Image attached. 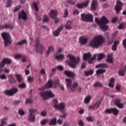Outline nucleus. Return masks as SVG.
Masks as SVG:
<instances>
[{"mask_svg": "<svg viewBox=\"0 0 126 126\" xmlns=\"http://www.w3.org/2000/svg\"><path fill=\"white\" fill-rule=\"evenodd\" d=\"M105 42V40L103 36L98 35L94 37L89 42V45L92 48H98Z\"/></svg>", "mask_w": 126, "mask_h": 126, "instance_id": "obj_1", "label": "nucleus"}, {"mask_svg": "<svg viewBox=\"0 0 126 126\" xmlns=\"http://www.w3.org/2000/svg\"><path fill=\"white\" fill-rule=\"evenodd\" d=\"M95 22L98 25H99L100 29L102 31L105 32L108 30V27L106 24L109 23V21L106 17L102 16L100 20L98 18H95Z\"/></svg>", "mask_w": 126, "mask_h": 126, "instance_id": "obj_2", "label": "nucleus"}, {"mask_svg": "<svg viewBox=\"0 0 126 126\" xmlns=\"http://www.w3.org/2000/svg\"><path fill=\"white\" fill-rule=\"evenodd\" d=\"M69 61H66V63L67 64L72 68H75L76 65H77L80 61V58L77 56L76 58L72 55L68 54L67 55Z\"/></svg>", "mask_w": 126, "mask_h": 126, "instance_id": "obj_3", "label": "nucleus"}, {"mask_svg": "<svg viewBox=\"0 0 126 126\" xmlns=\"http://www.w3.org/2000/svg\"><path fill=\"white\" fill-rule=\"evenodd\" d=\"M65 82L66 84L67 88L71 92H74L76 88L78 86V84L76 82H74L72 84V80L70 78H66L65 79Z\"/></svg>", "mask_w": 126, "mask_h": 126, "instance_id": "obj_4", "label": "nucleus"}, {"mask_svg": "<svg viewBox=\"0 0 126 126\" xmlns=\"http://www.w3.org/2000/svg\"><path fill=\"white\" fill-rule=\"evenodd\" d=\"M1 37L3 40L5 46H9L12 43L11 35L7 32H3L1 33Z\"/></svg>", "mask_w": 126, "mask_h": 126, "instance_id": "obj_5", "label": "nucleus"}, {"mask_svg": "<svg viewBox=\"0 0 126 126\" xmlns=\"http://www.w3.org/2000/svg\"><path fill=\"white\" fill-rule=\"evenodd\" d=\"M29 114L28 117V121L30 123H33L35 122L36 116L34 113L37 112V109L34 108L29 109Z\"/></svg>", "mask_w": 126, "mask_h": 126, "instance_id": "obj_6", "label": "nucleus"}, {"mask_svg": "<svg viewBox=\"0 0 126 126\" xmlns=\"http://www.w3.org/2000/svg\"><path fill=\"white\" fill-rule=\"evenodd\" d=\"M40 94L44 100H46L48 98H53L55 96V94L51 90L46 92H44V90H41Z\"/></svg>", "mask_w": 126, "mask_h": 126, "instance_id": "obj_7", "label": "nucleus"}, {"mask_svg": "<svg viewBox=\"0 0 126 126\" xmlns=\"http://www.w3.org/2000/svg\"><path fill=\"white\" fill-rule=\"evenodd\" d=\"M81 20L85 22H92L93 21V16L90 14L83 13L81 15Z\"/></svg>", "mask_w": 126, "mask_h": 126, "instance_id": "obj_8", "label": "nucleus"}, {"mask_svg": "<svg viewBox=\"0 0 126 126\" xmlns=\"http://www.w3.org/2000/svg\"><path fill=\"white\" fill-rule=\"evenodd\" d=\"M12 63V60L9 59L8 58L4 59L0 63V73H2L3 71V67L4 66L5 64H10Z\"/></svg>", "mask_w": 126, "mask_h": 126, "instance_id": "obj_9", "label": "nucleus"}, {"mask_svg": "<svg viewBox=\"0 0 126 126\" xmlns=\"http://www.w3.org/2000/svg\"><path fill=\"white\" fill-rule=\"evenodd\" d=\"M122 100L120 98H116L112 100L114 104L119 108L123 109L124 108V103H121Z\"/></svg>", "mask_w": 126, "mask_h": 126, "instance_id": "obj_10", "label": "nucleus"}, {"mask_svg": "<svg viewBox=\"0 0 126 126\" xmlns=\"http://www.w3.org/2000/svg\"><path fill=\"white\" fill-rule=\"evenodd\" d=\"M18 92V89L16 88H13L10 90L4 91L5 94L9 96H12Z\"/></svg>", "mask_w": 126, "mask_h": 126, "instance_id": "obj_11", "label": "nucleus"}, {"mask_svg": "<svg viewBox=\"0 0 126 126\" xmlns=\"http://www.w3.org/2000/svg\"><path fill=\"white\" fill-rule=\"evenodd\" d=\"M123 6V3L120 0H117V5L115 6V9L117 14H118L120 11L122 9V6Z\"/></svg>", "mask_w": 126, "mask_h": 126, "instance_id": "obj_12", "label": "nucleus"}, {"mask_svg": "<svg viewBox=\"0 0 126 126\" xmlns=\"http://www.w3.org/2000/svg\"><path fill=\"white\" fill-rule=\"evenodd\" d=\"M90 3V0H86L85 2L81 3H78L76 6L79 9H83L88 7Z\"/></svg>", "mask_w": 126, "mask_h": 126, "instance_id": "obj_13", "label": "nucleus"}, {"mask_svg": "<svg viewBox=\"0 0 126 126\" xmlns=\"http://www.w3.org/2000/svg\"><path fill=\"white\" fill-rule=\"evenodd\" d=\"M53 80H50L48 81V82L47 83V84H46V85L43 86V87H41L39 89V90L40 91H44V90L46 88L49 89V88H53Z\"/></svg>", "mask_w": 126, "mask_h": 126, "instance_id": "obj_14", "label": "nucleus"}, {"mask_svg": "<svg viewBox=\"0 0 126 126\" xmlns=\"http://www.w3.org/2000/svg\"><path fill=\"white\" fill-rule=\"evenodd\" d=\"M35 47L36 48L37 52H40L42 53V52L45 50V47L40 43H36L35 45Z\"/></svg>", "mask_w": 126, "mask_h": 126, "instance_id": "obj_15", "label": "nucleus"}, {"mask_svg": "<svg viewBox=\"0 0 126 126\" xmlns=\"http://www.w3.org/2000/svg\"><path fill=\"white\" fill-rule=\"evenodd\" d=\"M19 19H22V20L26 21L27 20L28 17L27 15V13L25 11L22 10L19 13Z\"/></svg>", "mask_w": 126, "mask_h": 126, "instance_id": "obj_16", "label": "nucleus"}, {"mask_svg": "<svg viewBox=\"0 0 126 126\" xmlns=\"http://www.w3.org/2000/svg\"><path fill=\"white\" fill-rule=\"evenodd\" d=\"M64 74L67 77L70 78H74L76 76L75 73L70 70H65L64 71Z\"/></svg>", "mask_w": 126, "mask_h": 126, "instance_id": "obj_17", "label": "nucleus"}, {"mask_svg": "<svg viewBox=\"0 0 126 126\" xmlns=\"http://www.w3.org/2000/svg\"><path fill=\"white\" fill-rule=\"evenodd\" d=\"M54 107L55 109H59L60 110H63L64 109L65 104L64 103H61L58 104H54Z\"/></svg>", "mask_w": 126, "mask_h": 126, "instance_id": "obj_18", "label": "nucleus"}, {"mask_svg": "<svg viewBox=\"0 0 126 126\" xmlns=\"http://www.w3.org/2000/svg\"><path fill=\"white\" fill-rule=\"evenodd\" d=\"M58 12L56 10L51 9L49 13V16L51 18L55 19L57 17Z\"/></svg>", "mask_w": 126, "mask_h": 126, "instance_id": "obj_19", "label": "nucleus"}, {"mask_svg": "<svg viewBox=\"0 0 126 126\" xmlns=\"http://www.w3.org/2000/svg\"><path fill=\"white\" fill-rule=\"evenodd\" d=\"M63 29V26H61L57 29V30L54 31V32H53V35L56 37L58 36L60 34V33L62 32Z\"/></svg>", "mask_w": 126, "mask_h": 126, "instance_id": "obj_20", "label": "nucleus"}, {"mask_svg": "<svg viewBox=\"0 0 126 126\" xmlns=\"http://www.w3.org/2000/svg\"><path fill=\"white\" fill-rule=\"evenodd\" d=\"M98 2L97 0H93L91 4L92 11H95L97 7Z\"/></svg>", "mask_w": 126, "mask_h": 126, "instance_id": "obj_21", "label": "nucleus"}, {"mask_svg": "<svg viewBox=\"0 0 126 126\" xmlns=\"http://www.w3.org/2000/svg\"><path fill=\"white\" fill-rule=\"evenodd\" d=\"M79 41L81 44L85 45L88 42V38L85 36H81L79 38Z\"/></svg>", "mask_w": 126, "mask_h": 126, "instance_id": "obj_22", "label": "nucleus"}, {"mask_svg": "<svg viewBox=\"0 0 126 126\" xmlns=\"http://www.w3.org/2000/svg\"><path fill=\"white\" fill-rule=\"evenodd\" d=\"M13 29V25L10 24H4L1 26V30L3 29H9L10 31H12Z\"/></svg>", "mask_w": 126, "mask_h": 126, "instance_id": "obj_23", "label": "nucleus"}, {"mask_svg": "<svg viewBox=\"0 0 126 126\" xmlns=\"http://www.w3.org/2000/svg\"><path fill=\"white\" fill-rule=\"evenodd\" d=\"M100 104H101V101H100V100H98V101H97V102H96V103L94 104V105L90 106L89 107V109H93V108H94V109H97V108L99 107V105H100Z\"/></svg>", "mask_w": 126, "mask_h": 126, "instance_id": "obj_24", "label": "nucleus"}, {"mask_svg": "<svg viewBox=\"0 0 126 126\" xmlns=\"http://www.w3.org/2000/svg\"><path fill=\"white\" fill-rule=\"evenodd\" d=\"M106 62L109 63H113V54H110L107 56V59Z\"/></svg>", "mask_w": 126, "mask_h": 126, "instance_id": "obj_25", "label": "nucleus"}, {"mask_svg": "<svg viewBox=\"0 0 126 126\" xmlns=\"http://www.w3.org/2000/svg\"><path fill=\"white\" fill-rule=\"evenodd\" d=\"M92 57V54L90 53H85L83 55V60L85 61L89 60Z\"/></svg>", "mask_w": 126, "mask_h": 126, "instance_id": "obj_26", "label": "nucleus"}, {"mask_svg": "<svg viewBox=\"0 0 126 126\" xmlns=\"http://www.w3.org/2000/svg\"><path fill=\"white\" fill-rule=\"evenodd\" d=\"M15 76L18 82L21 83L24 80V78L20 74L16 73Z\"/></svg>", "mask_w": 126, "mask_h": 126, "instance_id": "obj_27", "label": "nucleus"}, {"mask_svg": "<svg viewBox=\"0 0 126 126\" xmlns=\"http://www.w3.org/2000/svg\"><path fill=\"white\" fill-rule=\"evenodd\" d=\"M56 59L58 61H63L64 59V56L63 54L59 55L56 54L55 55Z\"/></svg>", "mask_w": 126, "mask_h": 126, "instance_id": "obj_28", "label": "nucleus"}, {"mask_svg": "<svg viewBox=\"0 0 126 126\" xmlns=\"http://www.w3.org/2000/svg\"><path fill=\"white\" fill-rule=\"evenodd\" d=\"M71 23H72L71 21H67V24L65 25V28L68 30H71L72 29V27L71 26Z\"/></svg>", "mask_w": 126, "mask_h": 126, "instance_id": "obj_29", "label": "nucleus"}, {"mask_svg": "<svg viewBox=\"0 0 126 126\" xmlns=\"http://www.w3.org/2000/svg\"><path fill=\"white\" fill-rule=\"evenodd\" d=\"M108 67V64L104 63H100L97 65L95 67V68H107Z\"/></svg>", "mask_w": 126, "mask_h": 126, "instance_id": "obj_30", "label": "nucleus"}, {"mask_svg": "<svg viewBox=\"0 0 126 126\" xmlns=\"http://www.w3.org/2000/svg\"><path fill=\"white\" fill-rule=\"evenodd\" d=\"M57 123V119L56 118L52 119L50 122H49V125L50 126H54L56 125Z\"/></svg>", "mask_w": 126, "mask_h": 126, "instance_id": "obj_31", "label": "nucleus"}, {"mask_svg": "<svg viewBox=\"0 0 126 126\" xmlns=\"http://www.w3.org/2000/svg\"><path fill=\"white\" fill-rule=\"evenodd\" d=\"M96 57L97 55L94 54L91 59H89L88 61V63L90 64H93L94 63V61L96 60Z\"/></svg>", "mask_w": 126, "mask_h": 126, "instance_id": "obj_32", "label": "nucleus"}, {"mask_svg": "<svg viewBox=\"0 0 126 126\" xmlns=\"http://www.w3.org/2000/svg\"><path fill=\"white\" fill-rule=\"evenodd\" d=\"M60 85V80L59 79L56 80L53 83V88L56 89Z\"/></svg>", "mask_w": 126, "mask_h": 126, "instance_id": "obj_33", "label": "nucleus"}, {"mask_svg": "<svg viewBox=\"0 0 126 126\" xmlns=\"http://www.w3.org/2000/svg\"><path fill=\"white\" fill-rule=\"evenodd\" d=\"M115 83V79L114 78H111L110 80V83L109 86L111 88H114Z\"/></svg>", "mask_w": 126, "mask_h": 126, "instance_id": "obj_34", "label": "nucleus"}, {"mask_svg": "<svg viewBox=\"0 0 126 126\" xmlns=\"http://www.w3.org/2000/svg\"><path fill=\"white\" fill-rule=\"evenodd\" d=\"M8 77H9V81L10 83L14 84L16 82V80L12 77L11 74L8 75Z\"/></svg>", "mask_w": 126, "mask_h": 126, "instance_id": "obj_35", "label": "nucleus"}, {"mask_svg": "<svg viewBox=\"0 0 126 126\" xmlns=\"http://www.w3.org/2000/svg\"><path fill=\"white\" fill-rule=\"evenodd\" d=\"M126 26V23L123 22L121 23L118 27L119 30H123L125 29Z\"/></svg>", "mask_w": 126, "mask_h": 126, "instance_id": "obj_36", "label": "nucleus"}, {"mask_svg": "<svg viewBox=\"0 0 126 126\" xmlns=\"http://www.w3.org/2000/svg\"><path fill=\"white\" fill-rule=\"evenodd\" d=\"M54 47L52 46H49L48 48V51L47 52V56H49L50 53L53 52Z\"/></svg>", "mask_w": 126, "mask_h": 126, "instance_id": "obj_37", "label": "nucleus"}, {"mask_svg": "<svg viewBox=\"0 0 126 126\" xmlns=\"http://www.w3.org/2000/svg\"><path fill=\"white\" fill-rule=\"evenodd\" d=\"M27 42V40L24 39V40H22L21 41H20L17 43H16V45H18V46H21L25 44H26Z\"/></svg>", "mask_w": 126, "mask_h": 126, "instance_id": "obj_38", "label": "nucleus"}, {"mask_svg": "<svg viewBox=\"0 0 126 126\" xmlns=\"http://www.w3.org/2000/svg\"><path fill=\"white\" fill-rule=\"evenodd\" d=\"M105 56L103 53L98 54L97 61H100L102 60L105 58Z\"/></svg>", "mask_w": 126, "mask_h": 126, "instance_id": "obj_39", "label": "nucleus"}, {"mask_svg": "<svg viewBox=\"0 0 126 126\" xmlns=\"http://www.w3.org/2000/svg\"><path fill=\"white\" fill-rule=\"evenodd\" d=\"M94 70L91 69L89 71H86L85 74L86 76H88L93 75L94 74Z\"/></svg>", "mask_w": 126, "mask_h": 126, "instance_id": "obj_40", "label": "nucleus"}, {"mask_svg": "<svg viewBox=\"0 0 126 126\" xmlns=\"http://www.w3.org/2000/svg\"><path fill=\"white\" fill-rule=\"evenodd\" d=\"M105 71H106L105 69H98L96 70V74H98V75L101 74L105 73Z\"/></svg>", "mask_w": 126, "mask_h": 126, "instance_id": "obj_41", "label": "nucleus"}, {"mask_svg": "<svg viewBox=\"0 0 126 126\" xmlns=\"http://www.w3.org/2000/svg\"><path fill=\"white\" fill-rule=\"evenodd\" d=\"M112 109V113L115 115H118L119 112V110L116 108H113Z\"/></svg>", "mask_w": 126, "mask_h": 126, "instance_id": "obj_42", "label": "nucleus"}, {"mask_svg": "<svg viewBox=\"0 0 126 126\" xmlns=\"http://www.w3.org/2000/svg\"><path fill=\"white\" fill-rule=\"evenodd\" d=\"M7 118H4L1 120V125L4 126L7 124Z\"/></svg>", "mask_w": 126, "mask_h": 126, "instance_id": "obj_43", "label": "nucleus"}, {"mask_svg": "<svg viewBox=\"0 0 126 126\" xmlns=\"http://www.w3.org/2000/svg\"><path fill=\"white\" fill-rule=\"evenodd\" d=\"M91 99V96L89 95L87 96L85 98V100H84V102L86 104H88L89 103V102L90 101V100Z\"/></svg>", "mask_w": 126, "mask_h": 126, "instance_id": "obj_44", "label": "nucleus"}, {"mask_svg": "<svg viewBox=\"0 0 126 126\" xmlns=\"http://www.w3.org/2000/svg\"><path fill=\"white\" fill-rule=\"evenodd\" d=\"M94 87H102L103 84L101 82H96L94 84Z\"/></svg>", "mask_w": 126, "mask_h": 126, "instance_id": "obj_45", "label": "nucleus"}, {"mask_svg": "<svg viewBox=\"0 0 126 126\" xmlns=\"http://www.w3.org/2000/svg\"><path fill=\"white\" fill-rule=\"evenodd\" d=\"M49 21V17L46 15H44V18L43 19V22L47 23Z\"/></svg>", "mask_w": 126, "mask_h": 126, "instance_id": "obj_46", "label": "nucleus"}, {"mask_svg": "<svg viewBox=\"0 0 126 126\" xmlns=\"http://www.w3.org/2000/svg\"><path fill=\"white\" fill-rule=\"evenodd\" d=\"M86 120L88 122H93L94 120V119L93 117L89 116L86 118Z\"/></svg>", "mask_w": 126, "mask_h": 126, "instance_id": "obj_47", "label": "nucleus"}, {"mask_svg": "<svg viewBox=\"0 0 126 126\" xmlns=\"http://www.w3.org/2000/svg\"><path fill=\"white\" fill-rule=\"evenodd\" d=\"M48 122V119H44L43 120H42L41 122V124L42 125H45Z\"/></svg>", "mask_w": 126, "mask_h": 126, "instance_id": "obj_48", "label": "nucleus"}, {"mask_svg": "<svg viewBox=\"0 0 126 126\" xmlns=\"http://www.w3.org/2000/svg\"><path fill=\"white\" fill-rule=\"evenodd\" d=\"M39 73L41 75H46V71L44 68L41 69L39 71Z\"/></svg>", "mask_w": 126, "mask_h": 126, "instance_id": "obj_49", "label": "nucleus"}, {"mask_svg": "<svg viewBox=\"0 0 126 126\" xmlns=\"http://www.w3.org/2000/svg\"><path fill=\"white\" fill-rule=\"evenodd\" d=\"M66 2L71 4H74L76 2V0H67Z\"/></svg>", "mask_w": 126, "mask_h": 126, "instance_id": "obj_50", "label": "nucleus"}, {"mask_svg": "<svg viewBox=\"0 0 126 126\" xmlns=\"http://www.w3.org/2000/svg\"><path fill=\"white\" fill-rule=\"evenodd\" d=\"M47 114V112L46 110H43L41 111L40 115L42 117H45L46 116Z\"/></svg>", "mask_w": 126, "mask_h": 126, "instance_id": "obj_51", "label": "nucleus"}, {"mask_svg": "<svg viewBox=\"0 0 126 126\" xmlns=\"http://www.w3.org/2000/svg\"><path fill=\"white\" fill-rule=\"evenodd\" d=\"M33 7L34 8V9L36 12L38 11V8L37 3L36 2H34L33 3Z\"/></svg>", "mask_w": 126, "mask_h": 126, "instance_id": "obj_52", "label": "nucleus"}, {"mask_svg": "<svg viewBox=\"0 0 126 126\" xmlns=\"http://www.w3.org/2000/svg\"><path fill=\"white\" fill-rule=\"evenodd\" d=\"M11 5V0H8L6 1V7H10Z\"/></svg>", "mask_w": 126, "mask_h": 126, "instance_id": "obj_53", "label": "nucleus"}, {"mask_svg": "<svg viewBox=\"0 0 126 126\" xmlns=\"http://www.w3.org/2000/svg\"><path fill=\"white\" fill-rule=\"evenodd\" d=\"M19 87L20 88L24 89L26 87V85L25 83H23L19 85Z\"/></svg>", "mask_w": 126, "mask_h": 126, "instance_id": "obj_54", "label": "nucleus"}, {"mask_svg": "<svg viewBox=\"0 0 126 126\" xmlns=\"http://www.w3.org/2000/svg\"><path fill=\"white\" fill-rule=\"evenodd\" d=\"M0 79H1L2 80H6L7 77H6V76L5 75V74H2L0 75Z\"/></svg>", "mask_w": 126, "mask_h": 126, "instance_id": "obj_55", "label": "nucleus"}, {"mask_svg": "<svg viewBox=\"0 0 126 126\" xmlns=\"http://www.w3.org/2000/svg\"><path fill=\"white\" fill-rule=\"evenodd\" d=\"M113 38H111L110 37L108 38V45H111L113 43Z\"/></svg>", "mask_w": 126, "mask_h": 126, "instance_id": "obj_56", "label": "nucleus"}, {"mask_svg": "<svg viewBox=\"0 0 126 126\" xmlns=\"http://www.w3.org/2000/svg\"><path fill=\"white\" fill-rule=\"evenodd\" d=\"M32 99H26V101L25 102V104L26 105L31 104V103H32Z\"/></svg>", "mask_w": 126, "mask_h": 126, "instance_id": "obj_57", "label": "nucleus"}, {"mask_svg": "<svg viewBox=\"0 0 126 126\" xmlns=\"http://www.w3.org/2000/svg\"><path fill=\"white\" fill-rule=\"evenodd\" d=\"M21 8V5H18L17 6H16L15 8V9L14 10V12H16L18 11Z\"/></svg>", "mask_w": 126, "mask_h": 126, "instance_id": "obj_58", "label": "nucleus"}, {"mask_svg": "<svg viewBox=\"0 0 126 126\" xmlns=\"http://www.w3.org/2000/svg\"><path fill=\"white\" fill-rule=\"evenodd\" d=\"M25 111L22 109H20L19 110V114L21 116H24L25 115Z\"/></svg>", "mask_w": 126, "mask_h": 126, "instance_id": "obj_59", "label": "nucleus"}, {"mask_svg": "<svg viewBox=\"0 0 126 126\" xmlns=\"http://www.w3.org/2000/svg\"><path fill=\"white\" fill-rule=\"evenodd\" d=\"M28 81L30 83L33 82V77L32 76H29L28 78Z\"/></svg>", "mask_w": 126, "mask_h": 126, "instance_id": "obj_60", "label": "nucleus"}, {"mask_svg": "<svg viewBox=\"0 0 126 126\" xmlns=\"http://www.w3.org/2000/svg\"><path fill=\"white\" fill-rule=\"evenodd\" d=\"M125 70H121L119 71V74L120 76H124V74L125 73Z\"/></svg>", "mask_w": 126, "mask_h": 126, "instance_id": "obj_61", "label": "nucleus"}, {"mask_svg": "<svg viewBox=\"0 0 126 126\" xmlns=\"http://www.w3.org/2000/svg\"><path fill=\"white\" fill-rule=\"evenodd\" d=\"M68 15V12L67 9H65V11H64V12L63 17L65 18H67Z\"/></svg>", "mask_w": 126, "mask_h": 126, "instance_id": "obj_62", "label": "nucleus"}, {"mask_svg": "<svg viewBox=\"0 0 126 126\" xmlns=\"http://www.w3.org/2000/svg\"><path fill=\"white\" fill-rule=\"evenodd\" d=\"M116 89L118 91H120L121 90V85L120 84H117L116 86Z\"/></svg>", "mask_w": 126, "mask_h": 126, "instance_id": "obj_63", "label": "nucleus"}, {"mask_svg": "<svg viewBox=\"0 0 126 126\" xmlns=\"http://www.w3.org/2000/svg\"><path fill=\"white\" fill-rule=\"evenodd\" d=\"M123 46L125 49H126V38L123 40Z\"/></svg>", "mask_w": 126, "mask_h": 126, "instance_id": "obj_64", "label": "nucleus"}]
</instances>
